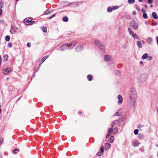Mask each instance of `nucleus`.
<instances>
[{
  "mask_svg": "<svg viewBox=\"0 0 158 158\" xmlns=\"http://www.w3.org/2000/svg\"><path fill=\"white\" fill-rule=\"evenodd\" d=\"M129 95L131 104L134 105L136 103L137 98L136 90L135 88H132L130 89Z\"/></svg>",
  "mask_w": 158,
  "mask_h": 158,
  "instance_id": "obj_1",
  "label": "nucleus"
},
{
  "mask_svg": "<svg viewBox=\"0 0 158 158\" xmlns=\"http://www.w3.org/2000/svg\"><path fill=\"white\" fill-rule=\"evenodd\" d=\"M128 31L130 35L132 36L133 38L135 39L139 40V38L138 35L136 33H134L131 28L128 27Z\"/></svg>",
  "mask_w": 158,
  "mask_h": 158,
  "instance_id": "obj_2",
  "label": "nucleus"
},
{
  "mask_svg": "<svg viewBox=\"0 0 158 158\" xmlns=\"http://www.w3.org/2000/svg\"><path fill=\"white\" fill-rule=\"evenodd\" d=\"M131 26L134 30H136L138 28L139 23L134 21H132L130 23Z\"/></svg>",
  "mask_w": 158,
  "mask_h": 158,
  "instance_id": "obj_3",
  "label": "nucleus"
},
{
  "mask_svg": "<svg viewBox=\"0 0 158 158\" xmlns=\"http://www.w3.org/2000/svg\"><path fill=\"white\" fill-rule=\"evenodd\" d=\"M118 6H114L113 7L109 6L108 7L107 10L109 12H111L113 10H114L118 8Z\"/></svg>",
  "mask_w": 158,
  "mask_h": 158,
  "instance_id": "obj_4",
  "label": "nucleus"
},
{
  "mask_svg": "<svg viewBox=\"0 0 158 158\" xmlns=\"http://www.w3.org/2000/svg\"><path fill=\"white\" fill-rule=\"evenodd\" d=\"M115 122H113L111 123V127L108 128V133L111 135V133H113V129L114 127L115 126L114 125Z\"/></svg>",
  "mask_w": 158,
  "mask_h": 158,
  "instance_id": "obj_5",
  "label": "nucleus"
},
{
  "mask_svg": "<svg viewBox=\"0 0 158 158\" xmlns=\"http://www.w3.org/2000/svg\"><path fill=\"white\" fill-rule=\"evenodd\" d=\"M77 44L76 41H73L71 42L69 45L68 46V49H70L73 48Z\"/></svg>",
  "mask_w": 158,
  "mask_h": 158,
  "instance_id": "obj_6",
  "label": "nucleus"
},
{
  "mask_svg": "<svg viewBox=\"0 0 158 158\" xmlns=\"http://www.w3.org/2000/svg\"><path fill=\"white\" fill-rule=\"evenodd\" d=\"M11 71V69L10 67L3 69V72L5 74H8Z\"/></svg>",
  "mask_w": 158,
  "mask_h": 158,
  "instance_id": "obj_7",
  "label": "nucleus"
},
{
  "mask_svg": "<svg viewBox=\"0 0 158 158\" xmlns=\"http://www.w3.org/2000/svg\"><path fill=\"white\" fill-rule=\"evenodd\" d=\"M112 59L111 56L109 55H106L104 58V60L106 62L110 61Z\"/></svg>",
  "mask_w": 158,
  "mask_h": 158,
  "instance_id": "obj_8",
  "label": "nucleus"
},
{
  "mask_svg": "<svg viewBox=\"0 0 158 158\" xmlns=\"http://www.w3.org/2000/svg\"><path fill=\"white\" fill-rule=\"evenodd\" d=\"M68 46V44H64L62 45L61 47L60 48V51H63L64 50H65L67 49Z\"/></svg>",
  "mask_w": 158,
  "mask_h": 158,
  "instance_id": "obj_9",
  "label": "nucleus"
},
{
  "mask_svg": "<svg viewBox=\"0 0 158 158\" xmlns=\"http://www.w3.org/2000/svg\"><path fill=\"white\" fill-rule=\"evenodd\" d=\"M117 98L118 99V103L119 104L121 103L123 101L122 97L120 95H119L118 96Z\"/></svg>",
  "mask_w": 158,
  "mask_h": 158,
  "instance_id": "obj_10",
  "label": "nucleus"
},
{
  "mask_svg": "<svg viewBox=\"0 0 158 158\" xmlns=\"http://www.w3.org/2000/svg\"><path fill=\"white\" fill-rule=\"evenodd\" d=\"M83 47L82 45H80L76 48V49L78 51H80L82 50Z\"/></svg>",
  "mask_w": 158,
  "mask_h": 158,
  "instance_id": "obj_11",
  "label": "nucleus"
},
{
  "mask_svg": "<svg viewBox=\"0 0 158 158\" xmlns=\"http://www.w3.org/2000/svg\"><path fill=\"white\" fill-rule=\"evenodd\" d=\"M100 50L102 51V52H104L105 51V48L104 46L101 44L100 46L98 47Z\"/></svg>",
  "mask_w": 158,
  "mask_h": 158,
  "instance_id": "obj_12",
  "label": "nucleus"
},
{
  "mask_svg": "<svg viewBox=\"0 0 158 158\" xmlns=\"http://www.w3.org/2000/svg\"><path fill=\"white\" fill-rule=\"evenodd\" d=\"M152 17L155 19H157L158 18V16L155 12L152 13Z\"/></svg>",
  "mask_w": 158,
  "mask_h": 158,
  "instance_id": "obj_13",
  "label": "nucleus"
},
{
  "mask_svg": "<svg viewBox=\"0 0 158 158\" xmlns=\"http://www.w3.org/2000/svg\"><path fill=\"white\" fill-rule=\"evenodd\" d=\"M137 45L139 48H142V45L140 41H138L137 42Z\"/></svg>",
  "mask_w": 158,
  "mask_h": 158,
  "instance_id": "obj_14",
  "label": "nucleus"
},
{
  "mask_svg": "<svg viewBox=\"0 0 158 158\" xmlns=\"http://www.w3.org/2000/svg\"><path fill=\"white\" fill-rule=\"evenodd\" d=\"M148 55L147 53H145L142 56L143 59H145L147 58L148 57Z\"/></svg>",
  "mask_w": 158,
  "mask_h": 158,
  "instance_id": "obj_15",
  "label": "nucleus"
},
{
  "mask_svg": "<svg viewBox=\"0 0 158 158\" xmlns=\"http://www.w3.org/2000/svg\"><path fill=\"white\" fill-rule=\"evenodd\" d=\"M120 110H118L114 114L115 116H117L120 115L121 114Z\"/></svg>",
  "mask_w": 158,
  "mask_h": 158,
  "instance_id": "obj_16",
  "label": "nucleus"
},
{
  "mask_svg": "<svg viewBox=\"0 0 158 158\" xmlns=\"http://www.w3.org/2000/svg\"><path fill=\"white\" fill-rule=\"evenodd\" d=\"M48 57V56H45V57H44L43 58L41 61V63H43V62H44L45 60Z\"/></svg>",
  "mask_w": 158,
  "mask_h": 158,
  "instance_id": "obj_17",
  "label": "nucleus"
},
{
  "mask_svg": "<svg viewBox=\"0 0 158 158\" xmlns=\"http://www.w3.org/2000/svg\"><path fill=\"white\" fill-rule=\"evenodd\" d=\"M19 151V149L17 148H15L13 151V153L15 154L17 153V152H18Z\"/></svg>",
  "mask_w": 158,
  "mask_h": 158,
  "instance_id": "obj_18",
  "label": "nucleus"
},
{
  "mask_svg": "<svg viewBox=\"0 0 158 158\" xmlns=\"http://www.w3.org/2000/svg\"><path fill=\"white\" fill-rule=\"evenodd\" d=\"M118 129L117 127H115L114 128L113 131V134H116L118 133Z\"/></svg>",
  "mask_w": 158,
  "mask_h": 158,
  "instance_id": "obj_19",
  "label": "nucleus"
},
{
  "mask_svg": "<svg viewBox=\"0 0 158 158\" xmlns=\"http://www.w3.org/2000/svg\"><path fill=\"white\" fill-rule=\"evenodd\" d=\"M87 77L88 79V80L89 81H90L92 80L93 77L91 75H89L87 76Z\"/></svg>",
  "mask_w": 158,
  "mask_h": 158,
  "instance_id": "obj_20",
  "label": "nucleus"
},
{
  "mask_svg": "<svg viewBox=\"0 0 158 158\" xmlns=\"http://www.w3.org/2000/svg\"><path fill=\"white\" fill-rule=\"evenodd\" d=\"M68 18L67 17H65L63 18V21L64 22H67L68 21Z\"/></svg>",
  "mask_w": 158,
  "mask_h": 158,
  "instance_id": "obj_21",
  "label": "nucleus"
},
{
  "mask_svg": "<svg viewBox=\"0 0 158 158\" xmlns=\"http://www.w3.org/2000/svg\"><path fill=\"white\" fill-rule=\"evenodd\" d=\"M140 144V143H139L138 142L136 141L133 143V145L134 146H138Z\"/></svg>",
  "mask_w": 158,
  "mask_h": 158,
  "instance_id": "obj_22",
  "label": "nucleus"
},
{
  "mask_svg": "<svg viewBox=\"0 0 158 158\" xmlns=\"http://www.w3.org/2000/svg\"><path fill=\"white\" fill-rule=\"evenodd\" d=\"M42 29L43 31L44 32H46L47 31V29L46 27H42Z\"/></svg>",
  "mask_w": 158,
  "mask_h": 158,
  "instance_id": "obj_23",
  "label": "nucleus"
},
{
  "mask_svg": "<svg viewBox=\"0 0 158 158\" xmlns=\"http://www.w3.org/2000/svg\"><path fill=\"white\" fill-rule=\"evenodd\" d=\"M95 43L97 46L98 47L100 46V45L101 44L99 42L98 40L95 41Z\"/></svg>",
  "mask_w": 158,
  "mask_h": 158,
  "instance_id": "obj_24",
  "label": "nucleus"
},
{
  "mask_svg": "<svg viewBox=\"0 0 158 158\" xmlns=\"http://www.w3.org/2000/svg\"><path fill=\"white\" fill-rule=\"evenodd\" d=\"M95 43L97 46L98 47L100 46V45L101 44L99 42L98 40L95 41Z\"/></svg>",
  "mask_w": 158,
  "mask_h": 158,
  "instance_id": "obj_25",
  "label": "nucleus"
},
{
  "mask_svg": "<svg viewBox=\"0 0 158 158\" xmlns=\"http://www.w3.org/2000/svg\"><path fill=\"white\" fill-rule=\"evenodd\" d=\"M110 147V144L108 143H107L106 145V148L107 149H109Z\"/></svg>",
  "mask_w": 158,
  "mask_h": 158,
  "instance_id": "obj_26",
  "label": "nucleus"
},
{
  "mask_svg": "<svg viewBox=\"0 0 158 158\" xmlns=\"http://www.w3.org/2000/svg\"><path fill=\"white\" fill-rule=\"evenodd\" d=\"M143 18L145 19H147L148 18L147 15L146 13H143Z\"/></svg>",
  "mask_w": 158,
  "mask_h": 158,
  "instance_id": "obj_27",
  "label": "nucleus"
},
{
  "mask_svg": "<svg viewBox=\"0 0 158 158\" xmlns=\"http://www.w3.org/2000/svg\"><path fill=\"white\" fill-rule=\"evenodd\" d=\"M10 40V37L8 35H7L5 37V40L6 41H8Z\"/></svg>",
  "mask_w": 158,
  "mask_h": 158,
  "instance_id": "obj_28",
  "label": "nucleus"
},
{
  "mask_svg": "<svg viewBox=\"0 0 158 158\" xmlns=\"http://www.w3.org/2000/svg\"><path fill=\"white\" fill-rule=\"evenodd\" d=\"M135 2V0H128V3L130 4L133 3Z\"/></svg>",
  "mask_w": 158,
  "mask_h": 158,
  "instance_id": "obj_29",
  "label": "nucleus"
},
{
  "mask_svg": "<svg viewBox=\"0 0 158 158\" xmlns=\"http://www.w3.org/2000/svg\"><path fill=\"white\" fill-rule=\"evenodd\" d=\"M139 132V130L138 129H135L134 130V133L135 135H137L138 134Z\"/></svg>",
  "mask_w": 158,
  "mask_h": 158,
  "instance_id": "obj_30",
  "label": "nucleus"
},
{
  "mask_svg": "<svg viewBox=\"0 0 158 158\" xmlns=\"http://www.w3.org/2000/svg\"><path fill=\"white\" fill-rule=\"evenodd\" d=\"M114 140V137L113 136H111L110 137V140L111 143H112Z\"/></svg>",
  "mask_w": 158,
  "mask_h": 158,
  "instance_id": "obj_31",
  "label": "nucleus"
},
{
  "mask_svg": "<svg viewBox=\"0 0 158 158\" xmlns=\"http://www.w3.org/2000/svg\"><path fill=\"white\" fill-rule=\"evenodd\" d=\"M143 136V135L141 134H139L138 135V138L139 139H141V138H142Z\"/></svg>",
  "mask_w": 158,
  "mask_h": 158,
  "instance_id": "obj_32",
  "label": "nucleus"
},
{
  "mask_svg": "<svg viewBox=\"0 0 158 158\" xmlns=\"http://www.w3.org/2000/svg\"><path fill=\"white\" fill-rule=\"evenodd\" d=\"M3 141V138L2 137H0V145H1Z\"/></svg>",
  "mask_w": 158,
  "mask_h": 158,
  "instance_id": "obj_33",
  "label": "nucleus"
},
{
  "mask_svg": "<svg viewBox=\"0 0 158 158\" xmlns=\"http://www.w3.org/2000/svg\"><path fill=\"white\" fill-rule=\"evenodd\" d=\"M50 12L48 10L45 12V15H48L50 13Z\"/></svg>",
  "mask_w": 158,
  "mask_h": 158,
  "instance_id": "obj_34",
  "label": "nucleus"
},
{
  "mask_svg": "<svg viewBox=\"0 0 158 158\" xmlns=\"http://www.w3.org/2000/svg\"><path fill=\"white\" fill-rule=\"evenodd\" d=\"M147 40L149 42H151L152 41V39L150 37L148 38Z\"/></svg>",
  "mask_w": 158,
  "mask_h": 158,
  "instance_id": "obj_35",
  "label": "nucleus"
},
{
  "mask_svg": "<svg viewBox=\"0 0 158 158\" xmlns=\"http://www.w3.org/2000/svg\"><path fill=\"white\" fill-rule=\"evenodd\" d=\"M135 7H136V9L138 11H139L140 10V8H139V6H138L137 5H135Z\"/></svg>",
  "mask_w": 158,
  "mask_h": 158,
  "instance_id": "obj_36",
  "label": "nucleus"
},
{
  "mask_svg": "<svg viewBox=\"0 0 158 158\" xmlns=\"http://www.w3.org/2000/svg\"><path fill=\"white\" fill-rule=\"evenodd\" d=\"M104 150V147H102L101 148V152L102 153L103 152Z\"/></svg>",
  "mask_w": 158,
  "mask_h": 158,
  "instance_id": "obj_37",
  "label": "nucleus"
},
{
  "mask_svg": "<svg viewBox=\"0 0 158 158\" xmlns=\"http://www.w3.org/2000/svg\"><path fill=\"white\" fill-rule=\"evenodd\" d=\"M148 60H152V57L151 56H148Z\"/></svg>",
  "mask_w": 158,
  "mask_h": 158,
  "instance_id": "obj_38",
  "label": "nucleus"
},
{
  "mask_svg": "<svg viewBox=\"0 0 158 158\" xmlns=\"http://www.w3.org/2000/svg\"><path fill=\"white\" fill-rule=\"evenodd\" d=\"M8 47H9V48H11L12 46V44L10 43H9L8 44Z\"/></svg>",
  "mask_w": 158,
  "mask_h": 158,
  "instance_id": "obj_39",
  "label": "nucleus"
},
{
  "mask_svg": "<svg viewBox=\"0 0 158 158\" xmlns=\"http://www.w3.org/2000/svg\"><path fill=\"white\" fill-rule=\"evenodd\" d=\"M3 6V3L2 2H0V9L2 8Z\"/></svg>",
  "mask_w": 158,
  "mask_h": 158,
  "instance_id": "obj_40",
  "label": "nucleus"
},
{
  "mask_svg": "<svg viewBox=\"0 0 158 158\" xmlns=\"http://www.w3.org/2000/svg\"><path fill=\"white\" fill-rule=\"evenodd\" d=\"M141 11H142V12H143V13H146V10L143 9L142 8V9H141Z\"/></svg>",
  "mask_w": 158,
  "mask_h": 158,
  "instance_id": "obj_41",
  "label": "nucleus"
},
{
  "mask_svg": "<svg viewBox=\"0 0 158 158\" xmlns=\"http://www.w3.org/2000/svg\"><path fill=\"white\" fill-rule=\"evenodd\" d=\"M27 46L28 47H30L31 46V44L29 43H27Z\"/></svg>",
  "mask_w": 158,
  "mask_h": 158,
  "instance_id": "obj_42",
  "label": "nucleus"
},
{
  "mask_svg": "<svg viewBox=\"0 0 158 158\" xmlns=\"http://www.w3.org/2000/svg\"><path fill=\"white\" fill-rule=\"evenodd\" d=\"M110 135V134H109V133H108L107 135H106V138H108L109 137V136Z\"/></svg>",
  "mask_w": 158,
  "mask_h": 158,
  "instance_id": "obj_43",
  "label": "nucleus"
},
{
  "mask_svg": "<svg viewBox=\"0 0 158 158\" xmlns=\"http://www.w3.org/2000/svg\"><path fill=\"white\" fill-rule=\"evenodd\" d=\"M153 1V0H148V3H151Z\"/></svg>",
  "mask_w": 158,
  "mask_h": 158,
  "instance_id": "obj_44",
  "label": "nucleus"
},
{
  "mask_svg": "<svg viewBox=\"0 0 158 158\" xmlns=\"http://www.w3.org/2000/svg\"><path fill=\"white\" fill-rule=\"evenodd\" d=\"M55 14H54V15H52V16L50 17L49 18V19H51V18H53V17H54L55 16Z\"/></svg>",
  "mask_w": 158,
  "mask_h": 158,
  "instance_id": "obj_45",
  "label": "nucleus"
},
{
  "mask_svg": "<svg viewBox=\"0 0 158 158\" xmlns=\"http://www.w3.org/2000/svg\"><path fill=\"white\" fill-rule=\"evenodd\" d=\"M157 23L156 22H154L152 23V25H157Z\"/></svg>",
  "mask_w": 158,
  "mask_h": 158,
  "instance_id": "obj_46",
  "label": "nucleus"
},
{
  "mask_svg": "<svg viewBox=\"0 0 158 158\" xmlns=\"http://www.w3.org/2000/svg\"><path fill=\"white\" fill-rule=\"evenodd\" d=\"M2 13V10L1 9H0V15H1Z\"/></svg>",
  "mask_w": 158,
  "mask_h": 158,
  "instance_id": "obj_47",
  "label": "nucleus"
},
{
  "mask_svg": "<svg viewBox=\"0 0 158 158\" xmlns=\"http://www.w3.org/2000/svg\"><path fill=\"white\" fill-rule=\"evenodd\" d=\"M1 61H2L1 57V56H0V66L1 65Z\"/></svg>",
  "mask_w": 158,
  "mask_h": 158,
  "instance_id": "obj_48",
  "label": "nucleus"
},
{
  "mask_svg": "<svg viewBox=\"0 0 158 158\" xmlns=\"http://www.w3.org/2000/svg\"><path fill=\"white\" fill-rule=\"evenodd\" d=\"M35 23V21H31L30 22V24H32L33 23Z\"/></svg>",
  "mask_w": 158,
  "mask_h": 158,
  "instance_id": "obj_49",
  "label": "nucleus"
},
{
  "mask_svg": "<svg viewBox=\"0 0 158 158\" xmlns=\"http://www.w3.org/2000/svg\"><path fill=\"white\" fill-rule=\"evenodd\" d=\"M4 22V21L3 20H1V21H0V23H3Z\"/></svg>",
  "mask_w": 158,
  "mask_h": 158,
  "instance_id": "obj_50",
  "label": "nucleus"
},
{
  "mask_svg": "<svg viewBox=\"0 0 158 158\" xmlns=\"http://www.w3.org/2000/svg\"><path fill=\"white\" fill-rule=\"evenodd\" d=\"M102 153H101V152H99V153H98V155L99 156H100L102 155Z\"/></svg>",
  "mask_w": 158,
  "mask_h": 158,
  "instance_id": "obj_51",
  "label": "nucleus"
},
{
  "mask_svg": "<svg viewBox=\"0 0 158 158\" xmlns=\"http://www.w3.org/2000/svg\"><path fill=\"white\" fill-rule=\"evenodd\" d=\"M4 58H6V59H7V58L8 57V56H4Z\"/></svg>",
  "mask_w": 158,
  "mask_h": 158,
  "instance_id": "obj_52",
  "label": "nucleus"
},
{
  "mask_svg": "<svg viewBox=\"0 0 158 158\" xmlns=\"http://www.w3.org/2000/svg\"><path fill=\"white\" fill-rule=\"evenodd\" d=\"M78 113L79 114H81V111H79L78 112Z\"/></svg>",
  "mask_w": 158,
  "mask_h": 158,
  "instance_id": "obj_53",
  "label": "nucleus"
},
{
  "mask_svg": "<svg viewBox=\"0 0 158 158\" xmlns=\"http://www.w3.org/2000/svg\"><path fill=\"white\" fill-rule=\"evenodd\" d=\"M133 14H134L135 15H136V12H133Z\"/></svg>",
  "mask_w": 158,
  "mask_h": 158,
  "instance_id": "obj_54",
  "label": "nucleus"
},
{
  "mask_svg": "<svg viewBox=\"0 0 158 158\" xmlns=\"http://www.w3.org/2000/svg\"><path fill=\"white\" fill-rule=\"evenodd\" d=\"M143 0H139V1L140 2H141L143 1Z\"/></svg>",
  "mask_w": 158,
  "mask_h": 158,
  "instance_id": "obj_55",
  "label": "nucleus"
},
{
  "mask_svg": "<svg viewBox=\"0 0 158 158\" xmlns=\"http://www.w3.org/2000/svg\"><path fill=\"white\" fill-rule=\"evenodd\" d=\"M157 44H158V38L157 39Z\"/></svg>",
  "mask_w": 158,
  "mask_h": 158,
  "instance_id": "obj_56",
  "label": "nucleus"
},
{
  "mask_svg": "<svg viewBox=\"0 0 158 158\" xmlns=\"http://www.w3.org/2000/svg\"><path fill=\"white\" fill-rule=\"evenodd\" d=\"M145 8H147V5H145Z\"/></svg>",
  "mask_w": 158,
  "mask_h": 158,
  "instance_id": "obj_57",
  "label": "nucleus"
},
{
  "mask_svg": "<svg viewBox=\"0 0 158 158\" xmlns=\"http://www.w3.org/2000/svg\"><path fill=\"white\" fill-rule=\"evenodd\" d=\"M150 7H153V5H151L150 6Z\"/></svg>",
  "mask_w": 158,
  "mask_h": 158,
  "instance_id": "obj_58",
  "label": "nucleus"
},
{
  "mask_svg": "<svg viewBox=\"0 0 158 158\" xmlns=\"http://www.w3.org/2000/svg\"><path fill=\"white\" fill-rule=\"evenodd\" d=\"M145 23H146V24H147L148 23V22H145Z\"/></svg>",
  "mask_w": 158,
  "mask_h": 158,
  "instance_id": "obj_59",
  "label": "nucleus"
},
{
  "mask_svg": "<svg viewBox=\"0 0 158 158\" xmlns=\"http://www.w3.org/2000/svg\"><path fill=\"white\" fill-rule=\"evenodd\" d=\"M18 0H15V1H16V2H17Z\"/></svg>",
  "mask_w": 158,
  "mask_h": 158,
  "instance_id": "obj_60",
  "label": "nucleus"
},
{
  "mask_svg": "<svg viewBox=\"0 0 158 158\" xmlns=\"http://www.w3.org/2000/svg\"><path fill=\"white\" fill-rule=\"evenodd\" d=\"M140 63L142 64V61H141L140 62Z\"/></svg>",
  "mask_w": 158,
  "mask_h": 158,
  "instance_id": "obj_61",
  "label": "nucleus"
}]
</instances>
